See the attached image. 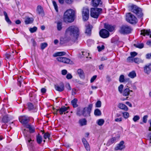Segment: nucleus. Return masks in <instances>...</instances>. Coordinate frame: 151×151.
Listing matches in <instances>:
<instances>
[{
    "label": "nucleus",
    "mask_w": 151,
    "mask_h": 151,
    "mask_svg": "<svg viewBox=\"0 0 151 151\" xmlns=\"http://www.w3.org/2000/svg\"><path fill=\"white\" fill-rule=\"evenodd\" d=\"M65 34L69 36L75 42L77 40L79 35V29L76 26H71L66 30Z\"/></svg>",
    "instance_id": "obj_1"
},
{
    "label": "nucleus",
    "mask_w": 151,
    "mask_h": 151,
    "mask_svg": "<svg viewBox=\"0 0 151 151\" xmlns=\"http://www.w3.org/2000/svg\"><path fill=\"white\" fill-rule=\"evenodd\" d=\"M75 11L71 9L67 10L64 13L63 19L65 22H71L74 20Z\"/></svg>",
    "instance_id": "obj_2"
},
{
    "label": "nucleus",
    "mask_w": 151,
    "mask_h": 151,
    "mask_svg": "<svg viewBox=\"0 0 151 151\" xmlns=\"http://www.w3.org/2000/svg\"><path fill=\"white\" fill-rule=\"evenodd\" d=\"M131 11L135 13L139 17H141L143 15L141 9L136 5H132L129 6Z\"/></svg>",
    "instance_id": "obj_3"
},
{
    "label": "nucleus",
    "mask_w": 151,
    "mask_h": 151,
    "mask_svg": "<svg viewBox=\"0 0 151 151\" xmlns=\"http://www.w3.org/2000/svg\"><path fill=\"white\" fill-rule=\"evenodd\" d=\"M102 9L101 8H91V16L94 18H97L99 15L102 12Z\"/></svg>",
    "instance_id": "obj_4"
},
{
    "label": "nucleus",
    "mask_w": 151,
    "mask_h": 151,
    "mask_svg": "<svg viewBox=\"0 0 151 151\" xmlns=\"http://www.w3.org/2000/svg\"><path fill=\"white\" fill-rule=\"evenodd\" d=\"M132 31V29L130 27L125 25L120 27L119 32L122 34H128L131 33Z\"/></svg>",
    "instance_id": "obj_5"
},
{
    "label": "nucleus",
    "mask_w": 151,
    "mask_h": 151,
    "mask_svg": "<svg viewBox=\"0 0 151 151\" xmlns=\"http://www.w3.org/2000/svg\"><path fill=\"white\" fill-rule=\"evenodd\" d=\"M126 21L132 24H136L137 22L136 17L131 13H127L126 15Z\"/></svg>",
    "instance_id": "obj_6"
},
{
    "label": "nucleus",
    "mask_w": 151,
    "mask_h": 151,
    "mask_svg": "<svg viewBox=\"0 0 151 151\" xmlns=\"http://www.w3.org/2000/svg\"><path fill=\"white\" fill-rule=\"evenodd\" d=\"M89 9L87 7L83 8L82 11L83 19L84 21L87 20L89 17Z\"/></svg>",
    "instance_id": "obj_7"
},
{
    "label": "nucleus",
    "mask_w": 151,
    "mask_h": 151,
    "mask_svg": "<svg viewBox=\"0 0 151 151\" xmlns=\"http://www.w3.org/2000/svg\"><path fill=\"white\" fill-rule=\"evenodd\" d=\"M58 61L65 63L72 64H73L72 61L69 59L64 57H58L56 58Z\"/></svg>",
    "instance_id": "obj_8"
},
{
    "label": "nucleus",
    "mask_w": 151,
    "mask_h": 151,
    "mask_svg": "<svg viewBox=\"0 0 151 151\" xmlns=\"http://www.w3.org/2000/svg\"><path fill=\"white\" fill-rule=\"evenodd\" d=\"M92 106V104H90L88 107L83 108V115L84 116H89Z\"/></svg>",
    "instance_id": "obj_9"
},
{
    "label": "nucleus",
    "mask_w": 151,
    "mask_h": 151,
    "mask_svg": "<svg viewBox=\"0 0 151 151\" xmlns=\"http://www.w3.org/2000/svg\"><path fill=\"white\" fill-rule=\"evenodd\" d=\"M19 120L20 122L23 124H27L29 121V117L27 116H21L19 117Z\"/></svg>",
    "instance_id": "obj_10"
},
{
    "label": "nucleus",
    "mask_w": 151,
    "mask_h": 151,
    "mask_svg": "<svg viewBox=\"0 0 151 151\" xmlns=\"http://www.w3.org/2000/svg\"><path fill=\"white\" fill-rule=\"evenodd\" d=\"M100 36L102 38H106L108 37L109 35V32L106 29H103L99 32Z\"/></svg>",
    "instance_id": "obj_11"
},
{
    "label": "nucleus",
    "mask_w": 151,
    "mask_h": 151,
    "mask_svg": "<svg viewBox=\"0 0 151 151\" xmlns=\"http://www.w3.org/2000/svg\"><path fill=\"white\" fill-rule=\"evenodd\" d=\"M144 72L147 74H149L151 71V63L146 65L144 67Z\"/></svg>",
    "instance_id": "obj_12"
},
{
    "label": "nucleus",
    "mask_w": 151,
    "mask_h": 151,
    "mask_svg": "<svg viewBox=\"0 0 151 151\" xmlns=\"http://www.w3.org/2000/svg\"><path fill=\"white\" fill-rule=\"evenodd\" d=\"M55 87L56 90L59 91L61 92L64 90V86L63 83H60L59 85H55Z\"/></svg>",
    "instance_id": "obj_13"
},
{
    "label": "nucleus",
    "mask_w": 151,
    "mask_h": 151,
    "mask_svg": "<svg viewBox=\"0 0 151 151\" xmlns=\"http://www.w3.org/2000/svg\"><path fill=\"white\" fill-rule=\"evenodd\" d=\"M124 142L122 141L118 144L117 146L115 148V150H121L125 148L124 145Z\"/></svg>",
    "instance_id": "obj_14"
},
{
    "label": "nucleus",
    "mask_w": 151,
    "mask_h": 151,
    "mask_svg": "<svg viewBox=\"0 0 151 151\" xmlns=\"http://www.w3.org/2000/svg\"><path fill=\"white\" fill-rule=\"evenodd\" d=\"M69 108V107H66L65 106H63L61 107L60 109H56V111L55 114H57V112L59 111L60 114L61 115H62L63 113H64V114H65V112L67 111Z\"/></svg>",
    "instance_id": "obj_15"
},
{
    "label": "nucleus",
    "mask_w": 151,
    "mask_h": 151,
    "mask_svg": "<svg viewBox=\"0 0 151 151\" xmlns=\"http://www.w3.org/2000/svg\"><path fill=\"white\" fill-rule=\"evenodd\" d=\"M82 142L87 151H90V148L89 145L86 139L84 138L82 139Z\"/></svg>",
    "instance_id": "obj_16"
},
{
    "label": "nucleus",
    "mask_w": 151,
    "mask_h": 151,
    "mask_svg": "<svg viewBox=\"0 0 151 151\" xmlns=\"http://www.w3.org/2000/svg\"><path fill=\"white\" fill-rule=\"evenodd\" d=\"M24 22L26 24H27L32 23L34 19L32 18L29 17L28 16H26L24 18Z\"/></svg>",
    "instance_id": "obj_17"
},
{
    "label": "nucleus",
    "mask_w": 151,
    "mask_h": 151,
    "mask_svg": "<svg viewBox=\"0 0 151 151\" xmlns=\"http://www.w3.org/2000/svg\"><path fill=\"white\" fill-rule=\"evenodd\" d=\"M104 27L105 28L111 32L113 31L114 29V27L110 24H105Z\"/></svg>",
    "instance_id": "obj_18"
},
{
    "label": "nucleus",
    "mask_w": 151,
    "mask_h": 151,
    "mask_svg": "<svg viewBox=\"0 0 151 151\" xmlns=\"http://www.w3.org/2000/svg\"><path fill=\"white\" fill-rule=\"evenodd\" d=\"M130 92H132V91L130 90L129 88H127L124 89L122 93L123 96H127L129 95Z\"/></svg>",
    "instance_id": "obj_19"
},
{
    "label": "nucleus",
    "mask_w": 151,
    "mask_h": 151,
    "mask_svg": "<svg viewBox=\"0 0 151 151\" xmlns=\"http://www.w3.org/2000/svg\"><path fill=\"white\" fill-rule=\"evenodd\" d=\"M151 33V32L150 29H143L141 30V34L145 36L146 35H149Z\"/></svg>",
    "instance_id": "obj_20"
},
{
    "label": "nucleus",
    "mask_w": 151,
    "mask_h": 151,
    "mask_svg": "<svg viewBox=\"0 0 151 151\" xmlns=\"http://www.w3.org/2000/svg\"><path fill=\"white\" fill-rule=\"evenodd\" d=\"M149 122L150 124V126L148 130L150 131H151V119L149 121ZM148 137L150 139L148 140L149 142V145L150 146H151V132L149 134Z\"/></svg>",
    "instance_id": "obj_21"
},
{
    "label": "nucleus",
    "mask_w": 151,
    "mask_h": 151,
    "mask_svg": "<svg viewBox=\"0 0 151 151\" xmlns=\"http://www.w3.org/2000/svg\"><path fill=\"white\" fill-rule=\"evenodd\" d=\"M101 0H92V5L93 6L97 7L101 3Z\"/></svg>",
    "instance_id": "obj_22"
},
{
    "label": "nucleus",
    "mask_w": 151,
    "mask_h": 151,
    "mask_svg": "<svg viewBox=\"0 0 151 151\" xmlns=\"http://www.w3.org/2000/svg\"><path fill=\"white\" fill-rule=\"evenodd\" d=\"M77 73L81 78H84L85 76L84 74L82 69H78L77 70Z\"/></svg>",
    "instance_id": "obj_23"
},
{
    "label": "nucleus",
    "mask_w": 151,
    "mask_h": 151,
    "mask_svg": "<svg viewBox=\"0 0 151 151\" xmlns=\"http://www.w3.org/2000/svg\"><path fill=\"white\" fill-rule=\"evenodd\" d=\"M118 106L120 109H123L126 111H127L128 110V108L127 106L125 104L122 103L119 104Z\"/></svg>",
    "instance_id": "obj_24"
},
{
    "label": "nucleus",
    "mask_w": 151,
    "mask_h": 151,
    "mask_svg": "<svg viewBox=\"0 0 151 151\" xmlns=\"http://www.w3.org/2000/svg\"><path fill=\"white\" fill-rule=\"evenodd\" d=\"M36 141L38 144H40L42 141V136L38 134L36 136Z\"/></svg>",
    "instance_id": "obj_25"
},
{
    "label": "nucleus",
    "mask_w": 151,
    "mask_h": 151,
    "mask_svg": "<svg viewBox=\"0 0 151 151\" xmlns=\"http://www.w3.org/2000/svg\"><path fill=\"white\" fill-rule=\"evenodd\" d=\"M66 53L64 52H60L55 53L53 55V56L56 57L59 56H61L65 55Z\"/></svg>",
    "instance_id": "obj_26"
},
{
    "label": "nucleus",
    "mask_w": 151,
    "mask_h": 151,
    "mask_svg": "<svg viewBox=\"0 0 151 151\" xmlns=\"http://www.w3.org/2000/svg\"><path fill=\"white\" fill-rule=\"evenodd\" d=\"M78 99L76 98H74L71 101V104L74 108H76L78 106L77 104Z\"/></svg>",
    "instance_id": "obj_27"
},
{
    "label": "nucleus",
    "mask_w": 151,
    "mask_h": 151,
    "mask_svg": "<svg viewBox=\"0 0 151 151\" xmlns=\"http://www.w3.org/2000/svg\"><path fill=\"white\" fill-rule=\"evenodd\" d=\"M128 76L130 78H133L136 77V73L135 71L133 70L129 73Z\"/></svg>",
    "instance_id": "obj_28"
},
{
    "label": "nucleus",
    "mask_w": 151,
    "mask_h": 151,
    "mask_svg": "<svg viewBox=\"0 0 151 151\" xmlns=\"http://www.w3.org/2000/svg\"><path fill=\"white\" fill-rule=\"evenodd\" d=\"M37 12L39 14H41L43 13V10L42 7L39 5L37 6Z\"/></svg>",
    "instance_id": "obj_29"
},
{
    "label": "nucleus",
    "mask_w": 151,
    "mask_h": 151,
    "mask_svg": "<svg viewBox=\"0 0 151 151\" xmlns=\"http://www.w3.org/2000/svg\"><path fill=\"white\" fill-rule=\"evenodd\" d=\"M91 29L89 26H87L86 28L85 33L88 36H90L91 34Z\"/></svg>",
    "instance_id": "obj_30"
},
{
    "label": "nucleus",
    "mask_w": 151,
    "mask_h": 151,
    "mask_svg": "<svg viewBox=\"0 0 151 151\" xmlns=\"http://www.w3.org/2000/svg\"><path fill=\"white\" fill-rule=\"evenodd\" d=\"M143 62L144 60L140 58H134V62L136 63L139 64L140 63H142Z\"/></svg>",
    "instance_id": "obj_31"
},
{
    "label": "nucleus",
    "mask_w": 151,
    "mask_h": 151,
    "mask_svg": "<svg viewBox=\"0 0 151 151\" xmlns=\"http://www.w3.org/2000/svg\"><path fill=\"white\" fill-rule=\"evenodd\" d=\"M79 123L81 126L86 125L87 124V121L85 119H81L79 121Z\"/></svg>",
    "instance_id": "obj_32"
},
{
    "label": "nucleus",
    "mask_w": 151,
    "mask_h": 151,
    "mask_svg": "<svg viewBox=\"0 0 151 151\" xmlns=\"http://www.w3.org/2000/svg\"><path fill=\"white\" fill-rule=\"evenodd\" d=\"M4 13L5 17V19L6 21L9 24H11L12 23L11 22L9 18L7 15V13L5 11L4 12Z\"/></svg>",
    "instance_id": "obj_33"
},
{
    "label": "nucleus",
    "mask_w": 151,
    "mask_h": 151,
    "mask_svg": "<svg viewBox=\"0 0 151 151\" xmlns=\"http://www.w3.org/2000/svg\"><path fill=\"white\" fill-rule=\"evenodd\" d=\"M27 128L29 129L30 133H33L35 131V128L34 127L28 124L27 125Z\"/></svg>",
    "instance_id": "obj_34"
},
{
    "label": "nucleus",
    "mask_w": 151,
    "mask_h": 151,
    "mask_svg": "<svg viewBox=\"0 0 151 151\" xmlns=\"http://www.w3.org/2000/svg\"><path fill=\"white\" fill-rule=\"evenodd\" d=\"M104 123V120L103 119H100L97 120L96 123L99 126H102Z\"/></svg>",
    "instance_id": "obj_35"
},
{
    "label": "nucleus",
    "mask_w": 151,
    "mask_h": 151,
    "mask_svg": "<svg viewBox=\"0 0 151 151\" xmlns=\"http://www.w3.org/2000/svg\"><path fill=\"white\" fill-rule=\"evenodd\" d=\"M94 114L96 116H99L101 115V112L99 109H96L94 111Z\"/></svg>",
    "instance_id": "obj_36"
},
{
    "label": "nucleus",
    "mask_w": 151,
    "mask_h": 151,
    "mask_svg": "<svg viewBox=\"0 0 151 151\" xmlns=\"http://www.w3.org/2000/svg\"><path fill=\"white\" fill-rule=\"evenodd\" d=\"M62 23L60 22H58L57 23V28L58 30L60 31L62 29Z\"/></svg>",
    "instance_id": "obj_37"
},
{
    "label": "nucleus",
    "mask_w": 151,
    "mask_h": 151,
    "mask_svg": "<svg viewBox=\"0 0 151 151\" xmlns=\"http://www.w3.org/2000/svg\"><path fill=\"white\" fill-rule=\"evenodd\" d=\"M77 114L79 116H81L83 115V110H81L80 107H78L77 109Z\"/></svg>",
    "instance_id": "obj_38"
},
{
    "label": "nucleus",
    "mask_w": 151,
    "mask_h": 151,
    "mask_svg": "<svg viewBox=\"0 0 151 151\" xmlns=\"http://www.w3.org/2000/svg\"><path fill=\"white\" fill-rule=\"evenodd\" d=\"M134 45L136 47L139 48H142L144 47V44L143 43H137V44H134Z\"/></svg>",
    "instance_id": "obj_39"
},
{
    "label": "nucleus",
    "mask_w": 151,
    "mask_h": 151,
    "mask_svg": "<svg viewBox=\"0 0 151 151\" xmlns=\"http://www.w3.org/2000/svg\"><path fill=\"white\" fill-rule=\"evenodd\" d=\"M28 108L29 110H31L34 109V106L33 104L31 103H27Z\"/></svg>",
    "instance_id": "obj_40"
},
{
    "label": "nucleus",
    "mask_w": 151,
    "mask_h": 151,
    "mask_svg": "<svg viewBox=\"0 0 151 151\" xmlns=\"http://www.w3.org/2000/svg\"><path fill=\"white\" fill-rule=\"evenodd\" d=\"M116 138L115 137H114L110 139L108 141V143L109 144H111L114 143L116 140Z\"/></svg>",
    "instance_id": "obj_41"
},
{
    "label": "nucleus",
    "mask_w": 151,
    "mask_h": 151,
    "mask_svg": "<svg viewBox=\"0 0 151 151\" xmlns=\"http://www.w3.org/2000/svg\"><path fill=\"white\" fill-rule=\"evenodd\" d=\"M9 120V119L8 115H6L4 116L2 119V121L4 123H7Z\"/></svg>",
    "instance_id": "obj_42"
},
{
    "label": "nucleus",
    "mask_w": 151,
    "mask_h": 151,
    "mask_svg": "<svg viewBox=\"0 0 151 151\" xmlns=\"http://www.w3.org/2000/svg\"><path fill=\"white\" fill-rule=\"evenodd\" d=\"M37 30V28L36 27H34L32 28H30L29 31L32 33H34Z\"/></svg>",
    "instance_id": "obj_43"
},
{
    "label": "nucleus",
    "mask_w": 151,
    "mask_h": 151,
    "mask_svg": "<svg viewBox=\"0 0 151 151\" xmlns=\"http://www.w3.org/2000/svg\"><path fill=\"white\" fill-rule=\"evenodd\" d=\"M43 137L45 139H48L49 140L50 139V134L48 132H46L44 134Z\"/></svg>",
    "instance_id": "obj_44"
},
{
    "label": "nucleus",
    "mask_w": 151,
    "mask_h": 151,
    "mask_svg": "<svg viewBox=\"0 0 151 151\" xmlns=\"http://www.w3.org/2000/svg\"><path fill=\"white\" fill-rule=\"evenodd\" d=\"M41 49L42 50H43L47 46V44L45 42L42 43L40 45Z\"/></svg>",
    "instance_id": "obj_45"
},
{
    "label": "nucleus",
    "mask_w": 151,
    "mask_h": 151,
    "mask_svg": "<svg viewBox=\"0 0 151 151\" xmlns=\"http://www.w3.org/2000/svg\"><path fill=\"white\" fill-rule=\"evenodd\" d=\"M119 81L121 83L124 82L125 81L124 76L123 75H122L120 76Z\"/></svg>",
    "instance_id": "obj_46"
},
{
    "label": "nucleus",
    "mask_w": 151,
    "mask_h": 151,
    "mask_svg": "<svg viewBox=\"0 0 151 151\" xmlns=\"http://www.w3.org/2000/svg\"><path fill=\"white\" fill-rule=\"evenodd\" d=\"M134 58L131 56L128 57L127 59V62H134Z\"/></svg>",
    "instance_id": "obj_47"
},
{
    "label": "nucleus",
    "mask_w": 151,
    "mask_h": 151,
    "mask_svg": "<svg viewBox=\"0 0 151 151\" xmlns=\"http://www.w3.org/2000/svg\"><path fill=\"white\" fill-rule=\"evenodd\" d=\"M104 46L103 45H102L101 46L100 45L97 47V48L99 52L101 51L102 50H103L104 49Z\"/></svg>",
    "instance_id": "obj_48"
},
{
    "label": "nucleus",
    "mask_w": 151,
    "mask_h": 151,
    "mask_svg": "<svg viewBox=\"0 0 151 151\" xmlns=\"http://www.w3.org/2000/svg\"><path fill=\"white\" fill-rule=\"evenodd\" d=\"M124 88V86L122 84H121L118 87V91L120 93L122 92V90Z\"/></svg>",
    "instance_id": "obj_49"
},
{
    "label": "nucleus",
    "mask_w": 151,
    "mask_h": 151,
    "mask_svg": "<svg viewBox=\"0 0 151 151\" xmlns=\"http://www.w3.org/2000/svg\"><path fill=\"white\" fill-rule=\"evenodd\" d=\"M52 3L55 10L56 11V12H58V7L56 2L55 1H53Z\"/></svg>",
    "instance_id": "obj_50"
},
{
    "label": "nucleus",
    "mask_w": 151,
    "mask_h": 151,
    "mask_svg": "<svg viewBox=\"0 0 151 151\" xmlns=\"http://www.w3.org/2000/svg\"><path fill=\"white\" fill-rule=\"evenodd\" d=\"M148 117V116L147 115H145L143 117L142 121L143 123H146L147 122Z\"/></svg>",
    "instance_id": "obj_51"
},
{
    "label": "nucleus",
    "mask_w": 151,
    "mask_h": 151,
    "mask_svg": "<svg viewBox=\"0 0 151 151\" xmlns=\"http://www.w3.org/2000/svg\"><path fill=\"white\" fill-rule=\"evenodd\" d=\"M101 102L100 101H98L96 104V107H100L101 106Z\"/></svg>",
    "instance_id": "obj_52"
},
{
    "label": "nucleus",
    "mask_w": 151,
    "mask_h": 151,
    "mask_svg": "<svg viewBox=\"0 0 151 151\" xmlns=\"http://www.w3.org/2000/svg\"><path fill=\"white\" fill-rule=\"evenodd\" d=\"M140 119L138 115L135 116L133 118V120L134 122H136Z\"/></svg>",
    "instance_id": "obj_53"
},
{
    "label": "nucleus",
    "mask_w": 151,
    "mask_h": 151,
    "mask_svg": "<svg viewBox=\"0 0 151 151\" xmlns=\"http://www.w3.org/2000/svg\"><path fill=\"white\" fill-rule=\"evenodd\" d=\"M123 116L124 118L127 119L128 117L129 116V114L127 112H124L122 113Z\"/></svg>",
    "instance_id": "obj_54"
},
{
    "label": "nucleus",
    "mask_w": 151,
    "mask_h": 151,
    "mask_svg": "<svg viewBox=\"0 0 151 151\" xmlns=\"http://www.w3.org/2000/svg\"><path fill=\"white\" fill-rule=\"evenodd\" d=\"M130 54L131 56L134 58V57L137 55V53L136 52H131Z\"/></svg>",
    "instance_id": "obj_55"
},
{
    "label": "nucleus",
    "mask_w": 151,
    "mask_h": 151,
    "mask_svg": "<svg viewBox=\"0 0 151 151\" xmlns=\"http://www.w3.org/2000/svg\"><path fill=\"white\" fill-rule=\"evenodd\" d=\"M97 77V76L94 75L91 78L90 82L91 83L93 82Z\"/></svg>",
    "instance_id": "obj_56"
},
{
    "label": "nucleus",
    "mask_w": 151,
    "mask_h": 151,
    "mask_svg": "<svg viewBox=\"0 0 151 151\" xmlns=\"http://www.w3.org/2000/svg\"><path fill=\"white\" fill-rule=\"evenodd\" d=\"M82 52V55H83L86 58L88 57V56L89 55V53H87L85 52Z\"/></svg>",
    "instance_id": "obj_57"
},
{
    "label": "nucleus",
    "mask_w": 151,
    "mask_h": 151,
    "mask_svg": "<svg viewBox=\"0 0 151 151\" xmlns=\"http://www.w3.org/2000/svg\"><path fill=\"white\" fill-rule=\"evenodd\" d=\"M77 92V90L76 89L73 88L72 91V94L73 95H74L76 94Z\"/></svg>",
    "instance_id": "obj_58"
},
{
    "label": "nucleus",
    "mask_w": 151,
    "mask_h": 151,
    "mask_svg": "<svg viewBox=\"0 0 151 151\" xmlns=\"http://www.w3.org/2000/svg\"><path fill=\"white\" fill-rule=\"evenodd\" d=\"M66 88L69 90H71V87L69 83H67L65 85Z\"/></svg>",
    "instance_id": "obj_59"
},
{
    "label": "nucleus",
    "mask_w": 151,
    "mask_h": 151,
    "mask_svg": "<svg viewBox=\"0 0 151 151\" xmlns=\"http://www.w3.org/2000/svg\"><path fill=\"white\" fill-rule=\"evenodd\" d=\"M65 1L66 3L70 4L72 3L73 0H65Z\"/></svg>",
    "instance_id": "obj_60"
},
{
    "label": "nucleus",
    "mask_w": 151,
    "mask_h": 151,
    "mask_svg": "<svg viewBox=\"0 0 151 151\" xmlns=\"http://www.w3.org/2000/svg\"><path fill=\"white\" fill-rule=\"evenodd\" d=\"M72 77V75L70 74V73H68V74H67V75L66 76V78L68 79H71Z\"/></svg>",
    "instance_id": "obj_61"
},
{
    "label": "nucleus",
    "mask_w": 151,
    "mask_h": 151,
    "mask_svg": "<svg viewBox=\"0 0 151 151\" xmlns=\"http://www.w3.org/2000/svg\"><path fill=\"white\" fill-rule=\"evenodd\" d=\"M146 58L147 59H150L151 58V53L146 54Z\"/></svg>",
    "instance_id": "obj_62"
},
{
    "label": "nucleus",
    "mask_w": 151,
    "mask_h": 151,
    "mask_svg": "<svg viewBox=\"0 0 151 151\" xmlns=\"http://www.w3.org/2000/svg\"><path fill=\"white\" fill-rule=\"evenodd\" d=\"M31 41L34 47L35 46L37 45V43L35 40L33 39H32Z\"/></svg>",
    "instance_id": "obj_63"
},
{
    "label": "nucleus",
    "mask_w": 151,
    "mask_h": 151,
    "mask_svg": "<svg viewBox=\"0 0 151 151\" xmlns=\"http://www.w3.org/2000/svg\"><path fill=\"white\" fill-rule=\"evenodd\" d=\"M67 71L66 70H63L62 71V73L63 75H65L67 73Z\"/></svg>",
    "instance_id": "obj_64"
}]
</instances>
